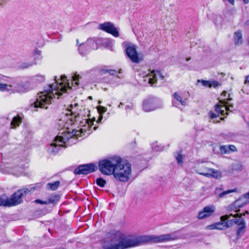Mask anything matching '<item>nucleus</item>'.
Returning a JSON list of instances; mask_svg holds the SVG:
<instances>
[{
    "instance_id": "f257e3e1",
    "label": "nucleus",
    "mask_w": 249,
    "mask_h": 249,
    "mask_svg": "<svg viewBox=\"0 0 249 249\" xmlns=\"http://www.w3.org/2000/svg\"><path fill=\"white\" fill-rule=\"evenodd\" d=\"M55 81L54 84H50L47 89L40 92V94L37 98L36 100L34 103L35 108H47L45 105L51 104V101L54 97V95L60 96L61 92H67L68 89H71L70 83L66 82L67 77L65 75L61 76V82H58L56 76L54 77Z\"/></svg>"
},
{
    "instance_id": "f03ea898",
    "label": "nucleus",
    "mask_w": 249,
    "mask_h": 249,
    "mask_svg": "<svg viewBox=\"0 0 249 249\" xmlns=\"http://www.w3.org/2000/svg\"><path fill=\"white\" fill-rule=\"evenodd\" d=\"M152 238L147 235L126 237L119 231H113L110 237L111 245H103V249H127L142 245L150 241Z\"/></svg>"
},
{
    "instance_id": "7ed1b4c3",
    "label": "nucleus",
    "mask_w": 249,
    "mask_h": 249,
    "mask_svg": "<svg viewBox=\"0 0 249 249\" xmlns=\"http://www.w3.org/2000/svg\"><path fill=\"white\" fill-rule=\"evenodd\" d=\"M36 189V187L29 185L28 187H24L11 195L7 199L0 197V206L12 207L18 205L23 202L22 198L27 195L31 194Z\"/></svg>"
},
{
    "instance_id": "20e7f679",
    "label": "nucleus",
    "mask_w": 249,
    "mask_h": 249,
    "mask_svg": "<svg viewBox=\"0 0 249 249\" xmlns=\"http://www.w3.org/2000/svg\"><path fill=\"white\" fill-rule=\"evenodd\" d=\"M31 89L30 83L22 82L18 78L11 79L9 84L1 83V91H7L10 94L26 92Z\"/></svg>"
},
{
    "instance_id": "39448f33",
    "label": "nucleus",
    "mask_w": 249,
    "mask_h": 249,
    "mask_svg": "<svg viewBox=\"0 0 249 249\" xmlns=\"http://www.w3.org/2000/svg\"><path fill=\"white\" fill-rule=\"evenodd\" d=\"M120 162H122V160L119 156H115L108 159H104L99 162V169L103 175H111Z\"/></svg>"
},
{
    "instance_id": "423d86ee",
    "label": "nucleus",
    "mask_w": 249,
    "mask_h": 249,
    "mask_svg": "<svg viewBox=\"0 0 249 249\" xmlns=\"http://www.w3.org/2000/svg\"><path fill=\"white\" fill-rule=\"evenodd\" d=\"M131 174V165L129 163L124 165L120 162L116 166L112 175L116 180L125 182L128 180Z\"/></svg>"
},
{
    "instance_id": "0eeeda50",
    "label": "nucleus",
    "mask_w": 249,
    "mask_h": 249,
    "mask_svg": "<svg viewBox=\"0 0 249 249\" xmlns=\"http://www.w3.org/2000/svg\"><path fill=\"white\" fill-rule=\"evenodd\" d=\"M97 167L92 163L80 165L74 170L75 175H87L97 170Z\"/></svg>"
},
{
    "instance_id": "6e6552de",
    "label": "nucleus",
    "mask_w": 249,
    "mask_h": 249,
    "mask_svg": "<svg viewBox=\"0 0 249 249\" xmlns=\"http://www.w3.org/2000/svg\"><path fill=\"white\" fill-rule=\"evenodd\" d=\"M88 47V51L95 50L98 48V43L95 39H89L85 43H81L79 45L78 51L80 54L85 56L88 53V51H83L84 47Z\"/></svg>"
},
{
    "instance_id": "1a4fd4ad",
    "label": "nucleus",
    "mask_w": 249,
    "mask_h": 249,
    "mask_svg": "<svg viewBox=\"0 0 249 249\" xmlns=\"http://www.w3.org/2000/svg\"><path fill=\"white\" fill-rule=\"evenodd\" d=\"M125 52L127 56L132 62L139 63L142 58L139 57L136 50V47L134 45H128L126 46Z\"/></svg>"
},
{
    "instance_id": "9d476101",
    "label": "nucleus",
    "mask_w": 249,
    "mask_h": 249,
    "mask_svg": "<svg viewBox=\"0 0 249 249\" xmlns=\"http://www.w3.org/2000/svg\"><path fill=\"white\" fill-rule=\"evenodd\" d=\"M98 29L111 34L115 37L119 36V33L117 29L115 27L114 24L110 22H105L104 23L100 24Z\"/></svg>"
},
{
    "instance_id": "9b49d317",
    "label": "nucleus",
    "mask_w": 249,
    "mask_h": 249,
    "mask_svg": "<svg viewBox=\"0 0 249 249\" xmlns=\"http://www.w3.org/2000/svg\"><path fill=\"white\" fill-rule=\"evenodd\" d=\"M196 172L201 175L206 177H213L218 178L221 177V174L219 171L212 168H204L200 169L196 171Z\"/></svg>"
},
{
    "instance_id": "f8f14e48",
    "label": "nucleus",
    "mask_w": 249,
    "mask_h": 249,
    "mask_svg": "<svg viewBox=\"0 0 249 249\" xmlns=\"http://www.w3.org/2000/svg\"><path fill=\"white\" fill-rule=\"evenodd\" d=\"M244 199L243 196H241L230 205L229 206L230 210H234L236 213L239 212L240 211L239 208L243 207L248 203V202Z\"/></svg>"
},
{
    "instance_id": "ddd939ff",
    "label": "nucleus",
    "mask_w": 249,
    "mask_h": 249,
    "mask_svg": "<svg viewBox=\"0 0 249 249\" xmlns=\"http://www.w3.org/2000/svg\"><path fill=\"white\" fill-rule=\"evenodd\" d=\"M215 211L214 206H207L198 213L197 218L200 219H204L212 215Z\"/></svg>"
},
{
    "instance_id": "4468645a",
    "label": "nucleus",
    "mask_w": 249,
    "mask_h": 249,
    "mask_svg": "<svg viewBox=\"0 0 249 249\" xmlns=\"http://www.w3.org/2000/svg\"><path fill=\"white\" fill-rule=\"evenodd\" d=\"M237 216V213L234 215L232 214H225L220 217V220L225 221L226 227L228 228L235 224Z\"/></svg>"
},
{
    "instance_id": "2eb2a0df",
    "label": "nucleus",
    "mask_w": 249,
    "mask_h": 249,
    "mask_svg": "<svg viewBox=\"0 0 249 249\" xmlns=\"http://www.w3.org/2000/svg\"><path fill=\"white\" fill-rule=\"evenodd\" d=\"M155 97L149 96L143 102V109L144 111L149 112L155 109Z\"/></svg>"
},
{
    "instance_id": "dca6fc26",
    "label": "nucleus",
    "mask_w": 249,
    "mask_h": 249,
    "mask_svg": "<svg viewBox=\"0 0 249 249\" xmlns=\"http://www.w3.org/2000/svg\"><path fill=\"white\" fill-rule=\"evenodd\" d=\"M235 222H236L235 224L238 226L236 231V235L237 238H240L241 233L244 232V230L246 228V223L245 219L239 214H237Z\"/></svg>"
},
{
    "instance_id": "f3484780",
    "label": "nucleus",
    "mask_w": 249,
    "mask_h": 249,
    "mask_svg": "<svg viewBox=\"0 0 249 249\" xmlns=\"http://www.w3.org/2000/svg\"><path fill=\"white\" fill-rule=\"evenodd\" d=\"M74 139L73 137V134L67 131H64L62 133V135L57 136L55 138V142H62L63 143H66L67 142L71 139Z\"/></svg>"
},
{
    "instance_id": "a211bd4d",
    "label": "nucleus",
    "mask_w": 249,
    "mask_h": 249,
    "mask_svg": "<svg viewBox=\"0 0 249 249\" xmlns=\"http://www.w3.org/2000/svg\"><path fill=\"white\" fill-rule=\"evenodd\" d=\"M237 188H234L233 189L228 190L227 191H223L221 188H216L214 191V195L218 198H224L225 197L226 195L231 193H234L237 192Z\"/></svg>"
},
{
    "instance_id": "6ab92c4d",
    "label": "nucleus",
    "mask_w": 249,
    "mask_h": 249,
    "mask_svg": "<svg viewBox=\"0 0 249 249\" xmlns=\"http://www.w3.org/2000/svg\"><path fill=\"white\" fill-rule=\"evenodd\" d=\"M177 236L173 233L166 234L157 236V242H167L169 241L175 240L177 239Z\"/></svg>"
},
{
    "instance_id": "aec40b11",
    "label": "nucleus",
    "mask_w": 249,
    "mask_h": 249,
    "mask_svg": "<svg viewBox=\"0 0 249 249\" xmlns=\"http://www.w3.org/2000/svg\"><path fill=\"white\" fill-rule=\"evenodd\" d=\"M87 125L84 126V127L80 129V133L83 135H89L92 131L91 130V126L93 124V122L92 121H86Z\"/></svg>"
},
{
    "instance_id": "412c9836",
    "label": "nucleus",
    "mask_w": 249,
    "mask_h": 249,
    "mask_svg": "<svg viewBox=\"0 0 249 249\" xmlns=\"http://www.w3.org/2000/svg\"><path fill=\"white\" fill-rule=\"evenodd\" d=\"M155 70H153L151 73H148L144 76H143V81L147 84L151 85L152 86L154 87V83L155 82L156 73Z\"/></svg>"
},
{
    "instance_id": "4be33fe9",
    "label": "nucleus",
    "mask_w": 249,
    "mask_h": 249,
    "mask_svg": "<svg viewBox=\"0 0 249 249\" xmlns=\"http://www.w3.org/2000/svg\"><path fill=\"white\" fill-rule=\"evenodd\" d=\"M198 82H201L203 86L209 88H214L221 86V84L216 81H206L204 80H198Z\"/></svg>"
},
{
    "instance_id": "5701e85b",
    "label": "nucleus",
    "mask_w": 249,
    "mask_h": 249,
    "mask_svg": "<svg viewBox=\"0 0 249 249\" xmlns=\"http://www.w3.org/2000/svg\"><path fill=\"white\" fill-rule=\"evenodd\" d=\"M57 142H56V143H52L49 149L50 152L54 155H55L59 152L60 147H63L65 148L67 147V146L64 144H57Z\"/></svg>"
},
{
    "instance_id": "b1692460",
    "label": "nucleus",
    "mask_w": 249,
    "mask_h": 249,
    "mask_svg": "<svg viewBox=\"0 0 249 249\" xmlns=\"http://www.w3.org/2000/svg\"><path fill=\"white\" fill-rule=\"evenodd\" d=\"M234 43L235 45H240L243 43L242 35L240 31H237L234 33Z\"/></svg>"
},
{
    "instance_id": "393cba45",
    "label": "nucleus",
    "mask_w": 249,
    "mask_h": 249,
    "mask_svg": "<svg viewBox=\"0 0 249 249\" xmlns=\"http://www.w3.org/2000/svg\"><path fill=\"white\" fill-rule=\"evenodd\" d=\"M60 185L59 181H55L53 182H50L47 184L46 186L47 188L52 190H56Z\"/></svg>"
},
{
    "instance_id": "a878e982",
    "label": "nucleus",
    "mask_w": 249,
    "mask_h": 249,
    "mask_svg": "<svg viewBox=\"0 0 249 249\" xmlns=\"http://www.w3.org/2000/svg\"><path fill=\"white\" fill-rule=\"evenodd\" d=\"M60 199V196L58 195H54L50 196L48 200V204H53L57 202Z\"/></svg>"
},
{
    "instance_id": "bb28decb",
    "label": "nucleus",
    "mask_w": 249,
    "mask_h": 249,
    "mask_svg": "<svg viewBox=\"0 0 249 249\" xmlns=\"http://www.w3.org/2000/svg\"><path fill=\"white\" fill-rule=\"evenodd\" d=\"M21 123V119L19 116H16L13 118L11 124L13 127H17Z\"/></svg>"
},
{
    "instance_id": "cd10ccee",
    "label": "nucleus",
    "mask_w": 249,
    "mask_h": 249,
    "mask_svg": "<svg viewBox=\"0 0 249 249\" xmlns=\"http://www.w3.org/2000/svg\"><path fill=\"white\" fill-rule=\"evenodd\" d=\"M174 156L176 159L177 160V162L178 164H182L183 160H182V155L181 154V151H178L174 153Z\"/></svg>"
},
{
    "instance_id": "c85d7f7f",
    "label": "nucleus",
    "mask_w": 249,
    "mask_h": 249,
    "mask_svg": "<svg viewBox=\"0 0 249 249\" xmlns=\"http://www.w3.org/2000/svg\"><path fill=\"white\" fill-rule=\"evenodd\" d=\"M72 78V85L77 86L79 85L78 81L79 80V78H80V76L78 74H75L73 76L71 77Z\"/></svg>"
},
{
    "instance_id": "c756f323",
    "label": "nucleus",
    "mask_w": 249,
    "mask_h": 249,
    "mask_svg": "<svg viewBox=\"0 0 249 249\" xmlns=\"http://www.w3.org/2000/svg\"><path fill=\"white\" fill-rule=\"evenodd\" d=\"M96 184L101 187H104L107 182L102 178H98L96 180Z\"/></svg>"
},
{
    "instance_id": "7c9ffc66",
    "label": "nucleus",
    "mask_w": 249,
    "mask_h": 249,
    "mask_svg": "<svg viewBox=\"0 0 249 249\" xmlns=\"http://www.w3.org/2000/svg\"><path fill=\"white\" fill-rule=\"evenodd\" d=\"M224 222L225 221H221V222L215 223L216 230H222L227 228L226 227V224Z\"/></svg>"
},
{
    "instance_id": "2f4dec72",
    "label": "nucleus",
    "mask_w": 249,
    "mask_h": 249,
    "mask_svg": "<svg viewBox=\"0 0 249 249\" xmlns=\"http://www.w3.org/2000/svg\"><path fill=\"white\" fill-rule=\"evenodd\" d=\"M33 80L36 83H39L44 81L45 77L42 75H36L34 77Z\"/></svg>"
},
{
    "instance_id": "473e14b6",
    "label": "nucleus",
    "mask_w": 249,
    "mask_h": 249,
    "mask_svg": "<svg viewBox=\"0 0 249 249\" xmlns=\"http://www.w3.org/2000/svg\"><path fill=\"white\" fill-rule=\"evenodd\" d=\"M174 98L177 100V101L179 102L180 104L182 106H185L186 104V101L184 100H183L182 98L178 94L177 92H175L174 94Z\"/></svg>"
},
{
    "instance_id": "72a5a7b5",
    "label": "nucleus",
    "mask_w": 249,
    "mask_h": 249,
    "mask_svg": "<svg viewBox=\"0 0 249 249\" xmlns=\"http://www.w3.org/2000/svg\"><path fill=\"white\" fill-rule=\"evenodd\" d=\"M220 152L222 154L229 153L228 146L223 145L220 147Z\"/></svg>"
},
{
    "instance_id": "f704fd0d",
    "label": "nucleus",
    "mask_w": 249,
    "mask_h": 249,
    "mask_svg": "<svg viewBox=\"0 0 249 249\" xmlns=\"http://www.w3.org/2000/svg\"><path fill=\"white\" fill-rule=\"evenodd\" d=\"M33 65V63L31 62H24L20 66L21 69H27Z\"/></svg>"
},
{
    "instance_id": "c9c22d12",
    "label": "nucleus",
    "mask_w": 249,
    "mask_h": 249,
    "mask_svg": "<svg viewBox=\"0 0 249 249\" xmlns=\"http://www.w3.org/2000/svg\"><path fill=\"white\" fill-rule=\"evenodd\" d=\"M98 111L100 114L104 113L106 112L107 110V109L106 107H103V106H99L97 108Z\"/></svg>"
},
{
    "instance_id": "e433bc0d",
    "label": "nucleus",
    "mask_w": 249,
    "mask_h": 249,
    "mask_svg": "<svg viewBox=\"0 0 249 249\" xmlns=\"http://www.w3.org/2000/svg\"><path fill=\"white\" fill-rule=\"evenodd\" d=\"M158 76L161 80H163L164 78V75L163 74V73L160 71L157 70V77ZM157 81L158 79H157Z\"/></svg>"
},
{
    "instance_id": "4c0bfd02",
    "label": "nucleus",
    "mask_w": 249,
    "mask_h": 249,
    "mask_svg": "<svg viewBox=\"0 0 249 249\" xmlns=\"http://www.w3.org/2000/svg\"><path fill=\"white\" fill-rule=\"evenodd\" d=\"M104 71H106V72H108L109 74L111 75H115L117 73L116 71L113 70H104Z\"/></svg>"
},
{
    "instance_id": "58836bf2",
    "label": "nucleus",
    "mask_w": 249,
    "mask_h": 249,
    "mask_svg": "<svg viewBox=\"0 0 249 249\" xmlns=\"http://www.w3.org/2000/svg\"><path fill=\"white\" fill-rule=\"evenodd\" d=\"M228 148H229V152L230 151L235 152V151H237V148L233 145H228Z\"/></svg>"
},
{
    "instance_id": "ea45409f",
    "label": "nucleus",
    "mask_w": 249,
    "mask_h": 249,
    "mask_svg": "<svg viewBox=\"0 0 249 249\" xmlns=\"http://www.w3.org/2000/svg\"><path fill=\"white\" fill-rule=\"evenodd\" d=\"M206 230H214V229H216L215 223L206 226Z\"/></svg>"
},
{
    "instance_id": "a19ab883",
    "label": "nucleus",
    "mask_w": 249,
    "mask_h": 249,
    "mask_svg": "<svg viewBox=\"0 0 249 249\" xmlns=\"http://www.w3.org/2000/svg\"><path fill=\"white\" fill-rule=\"evenodd\" d=\"M232 99V98H228L227 99V101H224V100H220V103L222 104H223V105L224 106H226L227 105L228 103L229 102H230L231 101Z\"/></svg>"
},
{
    "instance_id": "79ce46f5",
    "label": "nucleus",
    "mask_w": 249,
    "mask_h": 249,
    "mask_svg": "<svg viewBox=\"0 0 249 249\" xmlns=\"http://www.w3.org/2000/svg\"><path fill=\"white\" fill-rule=\"evenodd\" d=\"M35 203H39L41 204H48V202L47 201H44L40 199H37L35 201Z\"/></svg>"
},
{
    "instance_id": "37998d69",
    "label": "nucleus",
    "mask_w": 249,
    "mask_h": 249,
    "mask_svg": "<svg viewBox=\"0 0 249 249\" xmlns=\"http://www.w3.org/2000/svg\"><path fill=\"white\" fill-rule=\"evenodd\" d=\"M222 107L219 105H215V111L219 113V112H221V110L222 109Z\"/></svg>"
},
{
    "instance_id": "c03bdc74",
    "label": "nucleus",
    "mask_w": 249,
    "mask_h": 249,
    "mask_svg": "<svg viewBox=\"0 0 249 249\" xmlns=\"http://www.w3.org/2000/svg\"><path fill=\"white\" fill-rule=\"evenodd\" d=\"M210 118L211 119L216 118L218 116V115H216V114H215L213 112H210Z\"/></svg>"
},
{
    "instance_id": "a18cd8bd",
    "label": "nucleus",
    "mask_w": 249,
    "mask_h": 249,
    "mask_svg": "<svg viewBox=\"0 0 249 249\" xmlns=\"http://www.w3.org/2000/svg\"><path fill=\"white\" fill-rule=\"evenodd\" d=\"M242 196L244 199H249V192L247 193H245Z\"/></svg>"
},
{
    "instance_id": "49530a36",
    "label": "nucleus",
    "mask_w": 249,
    "mask_h": 249,
    "mask_svg": "<svg viewBox=\"0 0 249 249\" xmlns=\"http://www.w3.org/2000/svg\"><path fill=\"white\" fill-rule=\"evenodd\" d=\"M225 106V109L227 110V111H230V107H233V105L232 104H231L230 105H229V106H227V105L226 106Z\"/></svg>"
},
{
    "instance_id": "de8ad7c7",
    "label": "nucleus",
    "mask_w": 249,
    "mask_h": 249,
    "mask_svg": "<svg viewBox=\"0 0 249 249\" xmlns=\"http://www.w3.org/2000/svg\"><path fill=\"white\" fill-rule=\"evenodd\" d=\"M249 213V212L248 211H246L245 213H237V214H239V216H241V217H242L243 216H245L246 214H248Z\"/></svg>"
},
{
    "instance_id": "09e8293b",
    "label": "nucleus",
    "mask_w": 249,
    "mask_h": 249,
    "mask_svg": "<svg viewBox=\"0 0 249 249\" xmlns=\"http://www.w3.org/2000/svg\"><path fill=\"white\" fill-rule=\"evenodd\" d=\"M103 119V116H100L98 119V120H97L96 122L97 123H100L101 122V121Z\"/></svg>"
},
{
    "instance_id": "8fccbe9b",
    "label": "nucleus",
    "mask_w": 249,
    "mask_h": 249,
    "mask_svg": "<svg viewBox=\"0 0 249 249\" xmlns=\"http://www.w3.org/2000/svg\"><path fill=\"white\" fill-rule=\"evenodd\" d=\"M40 53H41V52L39 50H37V49H36L35 51V54H40Z\"/></svg>"
},
{
    "instance_id": "3c124183",
    "label": "nucleus",
    "mask_w": 249,
    "mask_h": 249,
    "mask_svg": "<svg viewBox=\"0 0 249 249\" xmlns=\"http://www.w3.org/2000/svg\"><path fill=\"white\" fill-rule=\"evenodd\" d=\"M249 83V75L247 76L246 77V80L245 81V83Z\"/></svg>"
},
{
    "instance_id": "603ef678",
    "label": "nucleus",
    "mask_w": 249,
    "mask_h": 249,
    "mask_svg": "<svg viewBox=\"0 0 249 249\" xmlns=\"http://www.w3.org/2000/svg\"><path fill=\"white\" fill-rule=\"evenodd\" d=\"M218 113H220L221 115H224L225 114V110L222 109L221 112H219Z\"/></svg>"
},
{
    "instance_id": "864d4df0",
    "label": "nucleus",
    "mask_w": 249,
    "mask_h": 249,
    "mask_svg": "<svg viewBox=\"0 0 249 249\" xmlns=\"http://www.w3.org/2000/svg\"><path fill=\"white\" fill-rule=\"evenodd\" d=\"M88 47H84L83 49V51H88V53L89 52V51H88Z\"/></svg>"
},
{
    "instance_id": "5fc2aeb1",
    "label": "nucleus",
    "mask_w": 249,
    "mask_h": 249,
    "mask_svg": "<svg viewBox=\"0 0 249 249\" xmlns=\"http://www.w3.org/2000/svg\"><path fill=\"white\" fill-rule=\"evenodd\" d=\"M227 92L226 91H224L222 93V95L224 96H226V94H227Z\"/></svg>"
},
{
    "instance_id": "6e6d98bb",
    "label": "nucleus",
    "mask_w": 249,
    "mask_h": 249,
    "mask_svg": "<svg viewBox=\"0 0 249 249\" xmlns=\"http://www.w3.org/2000/svg\"><path fill=\"white\" fill-rule=\"evenodd\" d=\"M79 114H77L76 115H75V121H77V120H76V118L77 117H79Z\"/></svg>"
},
{
    "instance_id": "4d7b16f0",
    "label": "nucleus",
    "mask_w": 249,
    "mask_h": 249,
    "mask_svg": "<svg viewBox=\"0 0 249 249\" xmlns=\"http://www.w3.org/2000/svg\"><path fill=\"white\" fill-rule=\"evenodd\" d=\"M123 105V103H122V102H121V103H120V104L119 105V106H118V107H119V108H120V107H121V105Z\"/></svg>"
},
{
    "instance_id": "13d9d810",
    "label": "nucleus",
    "mask_w": 249,
    "mask_h": 249,
    "mask_svg": "<svg viewBox=\"0 0 249 249\" xmlns=\"http://www.w3.org/2000/svg\"><path fill=\"white\" fill-rule=\"evenodd\" d=\"M126 108V109H127V108H130V109H131V108L129 106H127L126 107V108Z\"/></svg>"
},
{
    "instance_id": "bf43d9fd",
    "label": "nucleus",
    "mask_w": 249,
    "mask_h": 249,
    "mask_svg": "<svg viewBox=\"0 0 249 249\" xmlns=\"http://www.w3.org/2000/svg\"><path fill=\"white\" fill-rule=\"evenodd\" d=\"M97 126H94V127L93 128V129L94 130H96V129H97Z\"/></svg>"
},
{
    "instance_id": "052dcab7",
    "label": "nucleus",
    "mask_w": 249,
    "mask_h": 249,
    "mask_svg": "<svg viewBox=\"0 0 249 249\" xmlns=\"http://www.w3.org/2000/svg\"><path fill=\"white\" fill-rule=\"evenodd\" d=\"M240 170H242V166L241 165H240Z\"/></svg>"
},
{
    "instance_id": "680f3d73",
    "label": "nucleus",
    "mask_w": 249,
    "mask_h": 249,
    "mask_svg": "<svg viewBox=\"0 0 249 249\" xmlns=\"http://www.w3.org/2000/svg\"><path fill=\"white\" fill-rule=\"evenodd\" d=\"M76 42H77V45H78V43H79V40H78V39H77V40H76Z\"/></svg>"
},
{
    "instance_id": "e2e57ef3",
    "label": "nucleus",
    "mask_w": 249,
    "mask_h": 249,
    "mask_svg": "<svg viewBox=\"0 0 249 249\" xmlns=\"http://www.w3.org/2000/svg\"><path fill=\"white\" fill-rule=\"evenodd\" d=\"M0 91H1V83H0Z\"/></svg>"
},
{
    "instance_id": "0e129e2a",
    "label": "nucleus",
    "mask_w": 249,
    "mask_h": 249,
    "mask_svg": "<svg viewBox=\"0 0 249 249\" xmlns=\"http://www.w3.org/2000/svg\"><path fill=\"white\" fill-rule=\"evenodd\" d=\"M189 60H190V58H188L186 60L189 61Z\"/></svg>"
},
{
    "instance_id": "69168bd1",
    "label": "nucleus",
    "mask_w": 249,
    "mask_h": 249,
    "mask_svg": "<svg viewBox=\"0 0 249 249\" xmlns=\"http://www.w3.org/2000/svg\"><path fill=\"white\" fill-rule=\"evenodd\" d=\"M89 99H92V97H91V96H89Z\"/></svg>"
},
{
    "instance_id": "338daca9",
    "label": "nucleus",
    "mask_w": 249,
    "mask_h": 249,
    "mask_svg": "<svg viewBox=\"0 0 249 249\" xmlns=\"http://www.w3.org/2000/svg\"><path fill=\"white\" fill-rule=\"evenodd\" d=\"M2 5V3L1 2L0 3V5Z\"/></svg>"
},
{
    "instance_id": "774afa93",
    "label": "nucleus",
    "mask_w": 249,
    "mask_h": 249,
    "mask_svg": "<svg viewBox=\"0 0 249 249\" xmlns=\"http://www.w3.org/2000/svg\"><path fill=\"white\" fill-rule=\"evenodd\" d=\"M77 105H78V104H75V106H77Z\"/></svg>"
}]
</instances>
